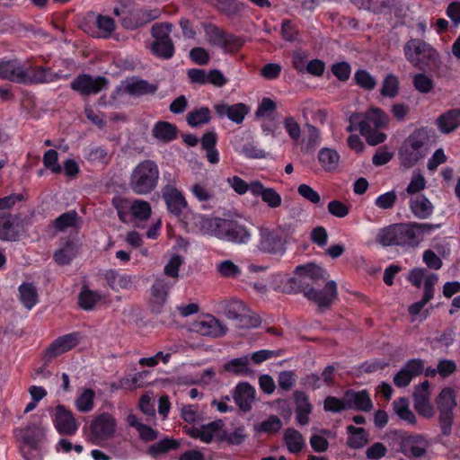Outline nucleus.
I'll use <instances>...</instances> for the list:
<instances>
[{"label": "nucleus", "instance_id": "f8f14e48", "mask_svg": "<svg viewBox=\"0 0 460 460\" xmlns=\"http://www.w3.org/2000/svg\"><path fill=\"white\" fill-rule=\"evenodd\" d=\"M222 224L219 239L238 244L247 243L251 240V233L245 226L226 219Z\"/></svg>", "mask_w": 460, "mask_h": 460}, {"label": "nucleus", "instance_id": "4c0bfd02", "mask_svg": "<svg viewBox=\"0 0 460 460\" xmlns=\"http://www.w3.org/2000/svg\"><path fill=\"white\" fill-rule=\"evenodd\" d=\"M19 300L22 305L31 310L38 303V292L31 283H22L19 287Z\"/></svg>", "mask_w": 460, "mask_h": 460}, {"label": "nucleus", "instance_id": "864d4df0", "mask_svg": "<svg viewBox=\"0 0 460 460\" xmlns=\"http://www.w3.org/2000/svg\"><path fill=\"white\" fill-rule=\"evenodd\" d=\"M77 213L74 210L66 212L55 219L53 226L58 231H64L68 227L75 226L77 224Z\"/></svg>", "mask_w": 460, "mask_h": 460}, {"label": "nucleus", "instance_id": "a211bd4d", "mask_svg": "<svg viewBox=\"0 0 460 460\" xmlns=\"http://www.w3.org/2000/svg\"><path fill=\"white\" fill-rule=\"evenodd\" d=\"M174 284L172 281H168L164 278H157L155 280L151 288L150 298L153 312L159 313L161 311L167 300L169 291Z\"/></svg>", "mask_w": 460, "mask_h": 460}, {"label": "nucleus", "instance_id": "0e129e2a", "mask_svg": "<svg viewBox=\"0 0 460 460\" xmlns=\"http://www.w3.org/2000/svg\"><path fill=\"white\" fill-rule=\"evenodd\" d=\"M354 79L361 88L366 90H372L376 84V79L366 70H358Z\"/></svg>", "mask_w": 460, "mask_h": 460}, {"label": "nucleus", "instance_id": "6ab92c4d", "mask_svg": "<svg viewBox=\"0 0 460 460\" xmlns=\"http://www.w3.org/2000/svg\"><path fill=\"white\" fill-rule=\"evenodd\" d=\"M81 336L78 332H71L55 340L45 352L49 359L62 355L75 348L80 341Z\"/></svg>", "mask_w": 460, "mask_h": 460}, {"label": "nucleus", "instance_id": "9d476101", "mask_svg": "<svg viewBox=\"0 0 460 460\" xmlns=\"http://www.w3.org/2000/svg\"><path fill=\"white\" fill-rule=\"evenodd\" d=\"M304 295L319 307H329L337 299V284L334 280H329L322 290L311 288L304 290Z\"/></svg>", "mask_w": 460, "mask_h": 460}, {"label": "nucleus", "instance_id": "2f4dec72", "mask_svg": "<svg viewBox=\"0 0 460 460\" xmlns=\"http://www.w3.org/2000/svg\"><path fill=\"white\" fill-rule=\"evenodd\" d=\"M410 208L413 215L420 219L429 218L434 211L432 203L425 196H417L412 199Z\"/></svg>", "mask_w": 460, "mask_h": 460}, {"label": "nucleus", "instance_id": "de8ad7c7", "mask_svg": "<svg viewBox=\"0 0 460 460\" xmlns=\"http://www.w3.org/2000/svg\"><path fill=\"white\" fill-rule=\"evenodd\" d=\"M77 247L74 243H66L63 247L58 250L54 254L55 261L59 265H66L71 262L76 255Z\"/></svg>", "mask_w": 460, "mask_h": 460}, {"label": "nucleus", "instance_id": "bb28decb", "mask_svg": "<svg viewBox=\"0 0 460 460\" xmlns=\"http://www.w3.org/2000/svg\"><path fill=\"white\" fill-rule=\"evenodd\" d=\"M222 427V421H214L207 425L189 428L187 433L193 438L199 439L204 443H210L214 438L219 437Z\"/></svg>", "mask_w": 460, "mask_h": 460}, {"label": "nucleus", "instance_id": "49530a36", "mask_svg": "<svg viewBox=\"0 0 460 460\" xmlns=\"http://www.w3.org/2000/svg\"><path fill=\"white\" fill-rule=\"evenodd\" d=\"M155 89L144 80H129L124 84V91L130 95H143Z\"/></svg>", "mask_w": 460, "mask_h": 460}, {"label": "nucleus", "instance_id": "774afa93", "mask_svg": "<svg viewBox=\"0 0 460 460\" xmlns=\"http://www.w3.org/2000/svg\"><path fill=\"white\" fill-rule=\"evenodd\" d=\"M281 427V420L276 415H270L268 419L261 422L259 430L265 433H276Z\"/></svg>", "mask_w": 460, "mask_h": 460}, {"label": "nucleus", "instance_id": "79ce46f5", "mask_svg": "<svg viewBox=\"0 0 460 460\" xmlns=\"http://www.w3.org/2000/svg\"><path fill=\"white\" fill-rule=\"evenodd\" d=\"M302 115L305 122H309L311 119L314 123L324 124L328 113L324 109L315 107L311 102H305L302 108Z\"/></svg>", "mask_w": 460, "mask_h": 460}, {"label": "nucleus", "instance_id": "6e6552de", "mask_svg": "<svg viewBox=\"0 0 460 460\" xmlns=\"http://www.w3.org/2000/svg\"><path fill=\"white\" fill-rule=\"evenodd\" d=\"M438 226L429 223L402 224V247L415 248L426 235L433 233Z\"/></svg>", "mask_w": 460, "mask_h": 460}, {"label": "nucleus", "instance_id": "423d86ee", "mask_svg": "<svg viewBox=\"0 0 460 460\" xmlns=\"http://www.w3.org/2000/svg\"><path fill=\"white\" fill-rule=\"evenodd\" d=\"M172 25L169 22L155 23L152 27V35L155 39L152 44L153 53L165 59L173 56L174 47L170 38Z\"/></svg>", "mask_w": 460, "mask_h": 460}, {"label": "nucleus", "instance_id": "09e8293b", "mask_svg": "<svg viewBox=\"0 0 460 460\" xmlns=\"http://www.w3.org/2000/svg\"><path fill=\"white\" fill-rule=\"evenodd\" d=\"M95 26L98 29V37L109 38L115 31V22L108 15L99 14L95 20Z\"/></svg>", "mask_w": 460, "mask_h": 460}, {"label": "nucleus", "instance_id": "aec40b11", "mask_svg": "<svg viewBox=\"0 0 460 460\" xmlns=\"http://www.w3.org/2000/svg\"><path fill=\"white\" fill-rule=\"evenodd\" d=\"M429 383L424 381L415 388L413 394L414 408L425 418H430L434 414L433 407L429 402Z\"/></svg>", "mask_w": 460, "mask_h": 460}, {"label": "nucleus", "instance_id": "473e14b6", "mask_svg": "<svg viewBox=\"0 0 460 460\" xmlns=\"http://www.w3.org/2000/svg\"><path fill=\"white\" fill-rule=\"evenodd\" d=\"M203 29L207 41L212 46L226 48L229 43L227 35L218 27L211 23H204Z\"/></svg>", "mask_w": 460, "mask_h": 460}, {"label": "nucleus", "instance_id": "ddd939ff", "mask_svg": "<svg viewBox=\"0 0 460 460\" xmlns=\"http://www.w3.org/2000/svg\"><path fill=\"white\" fill-rule=\"evenodd\" d=\"M107 80L104 77H93L88 75L77 76L71 84L72 89L84 95L96 94L104 89Z\"/></svg>", "mask_w": 460, "mask_h": 460}, {"label": "nucleus", "instance_id": "4d7b16f0", "mask_svg": "<svg viewBox=\"0 0 460 460\" xmlns=\"http://www.w3.org/2000/svg\"><path fill=\"white\" fill-rule=\"evenodd\" d=\"M412 83L415 89L421 93H428L431 92L434 87L433 80L423 73L414 75Z\"/></svg>", "mask_w": 460, "mask_h": 460}, {"label": "nucleus", "instance_id": "bf43d9fd", "mask_svg": "<svg viewBox=\"0 0 460 460\" xmlns=\"http://www.w3.org/2000/svg\"><path fill=\"white\" fill-rule=\"evenodd\" d=\"M130 210L132 215L140 220H146L151 215V206L145 200H135Z\"/></svg>", "mask_w": 460, "mask_h": 460}, {"label": "nucleus", "instance_id": "5fc2aeb1", "mask_svg": "<svg viewBox=\"0 0 460 460\" xmlns=\"http://www.w3.org/2000/svg\"><path fill=\"white\" fill-rule=\"evenodd\" d=\"M101 300V296L88 288H84L79 295V305L84 310H92Z\"/></svg>", "mask_w": 460, "mask_h": 460}, {"label": "nucleus", "instance_id": "e2e57ef3", "mask_svg": "<svg viewBox=\"0 0 460 460\" xmlns=\"http://www.w3.org/2000/svg\"><path fill=\"white\" fill-rule=\"evenodd\" d=\"M394 225L381 228L376 234V242L383 246L394 245Z\"/></svg>", "mask_w": 460, "mask_h": 460}, {"label": "nucleus", "instance_id": "4be33fe9", "mask_svg": "<svg viewBox=\"0 0 460 460\" xmlns=\"http://www.w3.org/2000/svg\"><path fill=\"white\" fill-rule=\"evenodd\" d=\"M296 279L299 283L309 285V281L313 285H319L321 280L328 278L327 271L320 266L314 264L300 265L296 268Z\"/></svg>", "mask_w": 460, "mask_h": 460}, {"label": "nucleus", "instance_id": "cd10ccee", "mask_svg": "<svg viewBox=\"0 0 460 460\" xmlns=\"http://www.w3.org/2000/svg\"><path fill=\"white\" fill-rule=\"evenodd\" d=\"M252 194L254 197H261L262 201L270 208H277L281 206V196L272 188H266L260 181H253Z\"/></svg>", "mask_w": 460, "mask_h": 460}, {"label": "nucleus", "instance_id": "a18cd8bd", "mask_svg": "<svg viewBox=\"0 0 460 460\" xmlns=\"http://www.w3.org/2000/svg\"><path fill=\"white\" fill-rule=\"evenodd\" d=\"M153 135L158 140L169 142L176 137V128L168 122H158L153 128Z\"/></svg>", "mask_w": 460, "mask_h": 460}, {"label": "nucleus", "instance_id": "2eb2a0df", "mask_svg": "<svg viewBox=\"0 0 460 460\" xmlns=\"http://www.w3.org/2000/svg\"><path fill=\"white\" fill-rule=\"evenodd\" d=\"M162 197L168 210L179 217L187 207V201L182 192L172 184H165L162 189Z\"/></svg>", "mask_w": 460, "mask_h": 460}, {"label": "nucleus", "instance_id": "a19ab883", "mask_svg": "<svg viewBox=\"0 0 460 460\" xmlns=\"http://www.w3.org/2000/svg\"><path fill=\"white\" fill-rule=\"evenodd\" d=\"M349 433L348 445L351 448H361L368 442V433L363 428H356L352 425L347 427Z\"/></svg>", "mask_w": 460, "mask_h": 460}, {"label": "nucleus", "instance_id": "393cba45", "mask_svg": "<svg viewBox=\"0 0 460 460\" xmlns=\"http://www.w3.org/2000/svg\"><path fill=\"white\" fill-rule=\"evenodd\" d=\"M214 108L219 117H227L236 124L242 123L249 112V108L244 103L229 105L221 102L216 104Z\"/></svg>", "mask_w": 460, "mask_h": 460}, {"label": "nucleus", "instance_id": "603ef678", "mask_svg": "<svg viewBox=\"0 0 460 460\" xmlns=\"http://www.w3.org/2000/svg\"><path fill=\"white\" fill-rule=\"evenodd\" d=\"M21 432L22 440L32 447L35 446L40 439H42L45 435L44 429L35 425L29 426Z\"/></svg>", "mask_w": 460, "mask_h": 460}, {"label": "nucleus", "instance_id": "69168bd1", "mask_svg": "<svg viewBox=\"0 0 460 460\" xmlns=\"http://www.w3.org/2000/svg\"><path fill=\"white\" fill-rule=\"evenodd\" d=\"M58 155L54 149H49L43 155V164L52 172L58 173L61 172V166L58 164Z\"/></svg>", "mask_w": 460, "mask_h": 460}, {"label": "nucleus", "instance_id": "412c9836", "mask_svg": "<svg viewBox=\"0 0 460 460\" xmlns=\"http://www.w3.org/2000/svg\"><path fill=\"white\" fill-rule=\"evenodd\" d=\"M423 370L424 363L421 359H411L394 376V383L398 387H405L411 383L412 378L420 376Z\"/></svg>", "mask_w": 460, "mask_h": 460}, {"label": "nucleus", "instance_id": "c756f323", "mask_svg": "<svg viewBox=\"0 0 460 460\" xmlns=\"http://www.w3.org/2000/svg\"><path fill=\"white\" fill-rule=\"evenodd\" d=\"M318 161L323 171L333 172L339 168L341 155L333 148L323 147L318 152Z\"/></svg>", "mask_w": 460, "mask_h": 460}, {"label": "nucleus", "instance_id": "ea45409f", "mask_svg": "<svg viewBox=\"0 0 460 460\" xmlns=\"http://www.w3.org/2000/svg\"><path fill=\"white\" fill-rule=\"evenodd\" d=\"M95 392L84 388L75 400V406L79 412H89L94 408Z\"/></svg>", "mask_w": 460, "mask_h": 460}, {"label": "nucleus", "instance_id": "4468645a", "mask_svg": "<svg viewBox=\"0 0 460 460\" xmlns=\"http://www.w3.org/2000/svg\"><path fill=\"white\" fill-rule=\"evenodd\" d=\"M23 64V74L30 78V81H22L24 84H47L61 78L59 74L53 73L47 67L34 66L31 63Z\"/></svg>", "mask_w": 460, "mask_h": 460}, {"label": "nucleus", "instance_id": "72a5a7b5", "mask_svg": "<svg viewBox=\"0 0 460 460\" xmlns=\"http://www.w3.org/2000/svg\"><path fill=\"white\" fill-rule=\"evenodd\" d=\"M224 369L236 376H247L253 374V371L250 367V358L248 356H243L229 360L224 365Z\"/></svg>", "mask_w": 460, "mask_h": 460}, {"label": "nucleus", "instance_id": "052dcab7", "mask_svg": "<svg viewBox=\"0 0 460 460\" xmlns=\"http://www.w3.org/2000/svg\"><path fill=\"white\" fill-rule=\"evenodd\" d=\"M226 182L228 183L229 187H231L234 192L239 195H244L247 191L252 193V186L253 185V181H252L250 183H247L239 176L234 175L228 177L226 179Z\"/></svg>", "mask_w": 460, "mask_h": 460}, {"label": "nucleus", "instance_id": "c85d7f7f", "mask_svg": "<svg viewBox=\"0 0 460 460\" xmlns=\"http://www.w3.org/2000/svg\"><path fill=\"white\" fill-rule=\"evenodd\" d=\"M224 219L207 217L202 215L195 217V225L203 234L213 235L219 238Z\"/></svg>", "mask_w": 460, "mask_h": 460}, {"label": "nucleus", "instance_id": "f3484780", "mask_svg": "<svg viewBox=\"0 0 460 460\" xmlns=\"http://www.w3.org/2000/svg\"><path fill=\"white\" fill-rule=\"evenodd\" d=\"M429 447L428 440L420 435H409L402 438L401 447L402 453L410 458H418L425 456Z\"/></svg>", "mask_w": 460, "mask_h": 460}, {"label": "nucleus", "instance_id": "c03bdc74", "mask_svg": "<svg viewBox=\"0 0 460 460\" xmlns=\"http://www.w3.org/2000/svg\"><path fill=\"white\" fill-rule=\"evenodd\" d=\"M211 112L208 107L195 109L188 113L187 122L191 127H199L210 121Z\"/></svg>", "mask_w": 460, "mask_h": 460}, {"label": "nucleus", "instance_id": "f03ea898", "mask_svg": "<svg viewBox=\"0 0 460 460\" xmlns=\"http://www.w3.org/2000/svg\"><path fill=\"white\" fill-rule=\"evenodd\" d=\"M158 179L157 164L152 160H144L133 169L129 187L136 194L146 195L156 188Z\"/></svg>", "mask_w": 460, "mask_h": 460}, {"label": "nucleus", "instance_id": "f704fd0d", "mask_svg": "<svg viewBox=\"0 0 460 460\" xmlns=\"http://www.w3.org/2000/svg\"><path fill=\"white\" fill-rule=\"evenodd\" d=\"M283 439L288 450L293 454L300 452L305 446L302 434L292 428L284 431Z\"/></svg>", "mask_w": 460, "mask_h": 460}, {"label": "nucleus", "instance_id": "1a4fd4ad", "mask_svg": "<svg viewBox=\"0 0 460 460\" xmlns=\"http://www.w3.org/2000/svg\"><path fill=\"white\" fill-rule=\"evenodd\" d=\"M49 413L58 432L62 435L71 436L74 435L79 425L73 414V412L62 404L57 405L55 408H50Z\"/></svg>", "mask_w": 460, "mask_h": 460}, {"label": "nucleus", "instance_id": "0eeeda50", "mask_svg": "<svg viewBox=\"0 0 460 460\" xmlns=\"http://www.w3.org/2000/svg\"><path fill=\"white\" fill-rule=\"evenodd\" d=\"M439 411V420L442 433L447 435L451 429L453 420V410L456 406L454 391L451 388H444L436 400Z\"/></svg>", "mask_w": 460, "mask_h": 460}, {"label": "nucleus", "instance_id": "f257e3e1", "mask_svg": "<svg viewBox=\"0 0 460 460\" xmlns=\"http://www.w3.org/2000/svg\"><path fill=\"white\" fill-rule=\"evenodd\" d=\"M389 122L390 118L383 110L370 107L359 121L358 129L370 146H376L386 140V135L378 129L387 127Z\"/></svg>", "mask_w": 460, "mask_h": 460}, {"label": "nucleus", "instance_id": "5701e85b", "mask_svg": "<svg viewBox=\"0 0 460 460\" xmlns=\"http://www.w3.org/2000/svg\"><path fill=\"white\" fill-rule=\"evenodd\" d=\"M23 65L17 59L0 60V78L18 84H22V81H30V78L23 74Z\"/></svg>", "mask_w": 460, "mask_h": 460}, {"label": "nucleus", "instance_id": "7c9ffc66", "mask_svg": "<svg viewBox=\"0 0 460 460\" xmlns=\"http://www.w3.org/2000/svg\"><path fill=\"white\" fill-rule=\"evenodd\" d=\"M438 127L444 134H448L460 126V110L454 109L444 113L438 119Z\"/></svg>", "mask_w": 460, "mask_h": 460}, {"label": "nucleus", "instance_id": "338daca9", "mask_svg": "<svg viewBox=\"0 0 460 460\" xmlns=\"http://www.w3.org/2000/svg\"><path fill=\"white\" fill-rule=\"evenodd\" d=\"M283 125L292 140L297 141L300 138L301 128L299 123L293 117H286L283 120Z\"/></svg>", "mask_w": 460, "mask_h": 460}, {"label": "nucleus", "instance_id": "680f3d73", "mask_svg": "<svg viewBox=\"0 0 460 460\" xmlns=\"http://www.w3.org/2000/svg\"><path fill=\"white\" fill-rule=\"evenodd\" d=\"M183 263L182 258L174 254L171 257L167 264L164 266V274L173 279V283H176L179 277V268Z\"/></svg>", "mask_w": 460, "mask_h": 460}, {"label": "nucleus", "instance_id": "39448f33", "mask_svg": "<svg viewBox=\"0 0 460 460\" xmlns=\"http://www.w3.org/2000/svg\"><path fill=\"white\" fill-rule=\"evenodd\" d=\"M116 429L117 422L111 414H99L90 424L88 439L94 445H102L114 436Z\"/></svg>", "mask_w": 460, "mask_h": 460}, {"label": "nucleus", "instance_id": "e433bc0d", "mask_svg": "<svg viewBox=\"0 0 460 460\" xmlns=\"http://www.w3.org/2000/svg\"><path fill=\"white\" fill-rule=\"evenodd\" d=\"M294 396L296 403V420L299 424L305 425L312 410L311 404L304 393L296 391L294 393Z\"/></svg>", "mask_w": 460, "mask_h": 460}, {"label": "nucleus", "instance_id": "7ed1b4c3", "mask_svg": "<svg viewBox=\"0 0 460 460\" xmlns=\"http://www.w3.org/2000/svg\"><path fill=\"white\" fill-rule=\"evenodd\" d=\"M428 153V136L423 130H415L402 144L399 159L405 168L416 164Z\"/></svg>", "mask_w": 460, "mask_h": 460}, {"label": "nucleus", "instance_id": "13d9d810", "mask_svg": "<svg viewBox=\"0 0 460 460\" xmlns=\"http://www.w3.org/2000/svg\"><path fill=\"white\" fill-rule=\"evenodd\" d=\"M178 447L179 443L176 440L164 438L150 446L148 448V452L151 456H156L169 450L175 449Z\"/></svg>", "mask_w": 460, "mask_h": 460}, {"label": "nucleus", "instance_id": "dca6fc26", "mask_svg": "<svg viewBox=\"0 0 460 460\" xmlns=\"http://www.w3.org/2000/svg\"><path fill=\"white\" fill-rule=\"evenodd\" d=\"M192 330L200 335L210 337L223 336L226 332V326L212 315H205L192 324Z\"/></svg>", "mask_w": 460, "mask_h": 460}, {"label": "nucleus", "instance_id": "20e7f679", "mask_svg": "<svg viewBox=\"0 0 460 460\" xmlns=\"http://www.w3.org/2000/svg\"><path fill=\"white\" fill-rule=\"evenodd\" d=\"M403 52L405 58L412 66L419 69L436 62L439 58L438 52L434 48L420 39L408 40L403 47Z\"/></svg>", "mask_w": 460, "mask_h": 460}, {"label": "nucleus", "instance_id": "c9c22d12", "mask_svg": "<svg viewBox=\"0 0 460 460\" xmlns=\"http://www.w3.org/2000/svg\"><path fill=\"white\" fill-rule=\"evenodd\" d=\"M18 237L15 219L11 215L0 217V240L15 241Z\"/></svg>", "mask_w": 460, "mask_h": 460}, {"label": "nucleus", "instance_id": "b1692460", "mask_svg": "<svg viewBox=\"0 0 460 460\" xmlns=\"http://www.w3.org/2000/svg\"><path fill=\"white\" fill-rule=\"evenodd\" d=\"M255 394L256 391L250 384L241 382L235 386L233 398L241 411H249L255 401Z\"/></svg>", "mask_w": 460, "mask_h": 460}, {"label": "nucleus", "instance_id": "9b49d317", "mask_svg": "<svg viewBox=\"0 0 460 460\" xmlns=\"http://www.w3.org/2000/svg\"><path fill=\"white\" fill-rule=\"evenodd\" d=\"M258 249L270 254H283L285 252L284 243L279 234L274 230L264 227L259 229Z\"/></svg>", "mask_w": 460, "mask_h": 460}, {"label": "nucleus", "instance_id": "6e6d98bb", "mask_svg": "<svg viewBox=\"0 0 460 460\" xmlns=\"http://www.w3.org/2000/svg\"><path fill=\"white\" fill-rule=\"evenodd\" d=\"M399 82L397 76L389 74L383 81L381 94L385 97H394L398 93Z\"/></svg>", "mask_w": 460, "mask_h": 460}, {"label": "nucleus", "instance_id": "37998d69", "mask_svg": "<svg viewBox=\"0 0 460 460\" xmlns=\"http://www.w3.org/2000/svg\"><path fill=\"white\" fill-rule=\"evenodd\" d=\"M106 279L112 289H128L132 286L133 278L128 274H120L114 270H110L106 274Z\"/></svg>", "mask_w": 460, "mask_h": 460}, {"label": "nucleus", "instance_id": "58836bf2", "mask_svg": "<svg viewBox=\"0 0 460 460\" xmlns=\"http://www.w3.org/2000/svg\"><path fill=\"white\" fill-rule=\"evenodd\" d=\"M160 15V11L158 9L154 10H139L133 13V17L136 20L135 23H131L127 21V19L122 20V24L126 28H134L142 26L151 21L157 19Z\"/></svg>", "mask_w": 460, "mask_h": 460}, {"label": "nucleus", "instance_id": "3c124183", "mask_svg": "<svg viewBox=\"0 0 460 460\" xmlns=\"http://www.w3.org/2000/svg\"><path fill=\"white\" fill-rule=\"evenodd\" d=\"M217 270L223 278L236 279L242 273L241 269L231 260H225L217 264Z\"/></svg>", "mask_w": 460, "mask_h": 460}, {"label": "nucleus", "instance_id": "8fccbe9b", "mask_svg": "<svg viewBox=\"0 0 460 460\" xmlns=\"http://www.w3.org/2000/svg\"><path fill=\"white\" fill-rule=\"evenodd\" d=\"M394 410L398 417L410 424L415 423L416 418L409 408L408 401L405 398H400L393 402Z\"/></svg>", "mask_w": 460, "mask_h": 460}, {"label": "nucleus", "instance_id": "a878e982", "mask_svg": "<svg viewBox=\"0 0 460 460\" xmlns=\"http://www.w3.org/2000/svg\"><path fill=\"white\" fill-rule=\"evenodd\" d=\"M345 407L362 411H370L373 403L369 394L366 391L349 390L344 394Z\"/></svg>", "mask_w": 460, "mask_h": 460}]
</instances>
